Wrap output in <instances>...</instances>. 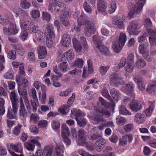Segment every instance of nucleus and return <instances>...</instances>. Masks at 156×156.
Here are the masks:
<instances>
[{"instance_id": "obj_7", "label": "nucleus", "mask_w": 156, "mask_h": 156, "mask_svg": "<svg viewBox=\"0 0 156 156\" xmlns=\"http://www.w3.org/2000/svg\"><path fill=\"white\" fill-rule=\"evenodd\" d=\"M147 33L149 36V39L150 45L151 46L156 45V29L153 30L149 28Z\"/></svg>"}, {"instance_id": "obj_64", "label": "nucleus", "mask_w": 156, "mask_h": 156, "mask_svg": "<svg viewBox=\"0 0 156 156\" xmlns=\"http://www.w3.org/2000/svg\"><path fill=\"white\" fill-rule=\"evenodd\" d=\"M78 153L82 156H98L96 155H91L89 154L88 153L81 149H80L78 150Z\"/></svg>"}, {"instance_id": "obj_16", "label": "nucleus", "mask_w": 156, "mask_h": 156, "mask_svg": "<svg viewBox=\"0 0 156 156\" xmlns=\"http://www.w3.org/2000/svg\"><path fill=\"white\" fill-rule=\"evenodd\" d=\"M74 57V54L73 50L70 49L66 53L63 54L61 58V61H70Z\"/></svg>"}, {"instance_id": "obj_18", "label": "nucleus", "mask_w": 156, "mask_h": 156, "mask_svg": "<svg viewBox=\"0 0 156 156\" xmlns=\"http://www.w3.org/2000/svg\"><path fill=\"white\" fill-rule=\"evenodd\" d=\"M17 110V108H16V109H14V108H12V109L10 107L8 109L7 117L9 119L16 118Z\"/></svg>"}, {"instance_id": "obj_29", "label": "nucleus", "mask_w": 156, "mask_h": 156, "mask_svg": "<svg viewBox=\"0 0 156 156\" xmlns=\"http://www.w3.org/2000/svg\"><path fill=\"white\" fill-rule=\"evenodd\" d=\"M55 35H46V44L48 48H51L53 45V41L54 39Z\"/></svg>"}, {"instance_id": "obj_13", "label": "nucleus", "mask_w": 156, "mask_h": 156, "mask_svg": "<svg viewBox=\"0 0 156 156\" xmlns=\"http://www.w3.org/2000/svg\"><path fill=\"white\" fill-rule=\"evenodd\" d=\"M138 23L136 21H132L130 24L127 27V30L131 31L135 35L138 34L139 32L137 30L139 29L138 26Z\"/></svg>"}, {"instance_id": "obj_4", "label": "nucleus", "mask_w": 156, "mask_h": 156, "mask_svg": "<svg viewBox=\"0 0 156 156\" xmlns=\"http://www.w3.org/2000/svg\"><path fill=\"white\" fill-rule=\"evenodd\" d=\"M3 96L5 98L7 96V93L4 88L0 87V115H3L5 112V110L4 106L5 101L4 98L2 97Z\"/></svg>"}, {"instance_id": "obj_46", "label": "nucleus", "mask_w": 156, "mask_h": 156, "mask_svg": "<svg viewBox=\"0 0 156 156\" xmlns=\"http://www.w3.org/2000/svg\"><path fill=\"white\" fill-rule=\"evenodd\" d=\"M22 125H19L15 126L12 131L13 134L16 136H18L20 133Z\"/></svg>"}, {"instance_id": "obj_24", "label": "nucleus", "mask_w": 156, "mask_h": 156, "mask_svg": "<svg viewBox=\"0 0 156 156\" xmlns=\"http://www.w3.org/2000/svg\"><path fill=\"white\" fill-rule=\"evenodd\" d=\"M72 105L71 104H67L66 105H63L59 108L58 111L63 115H66L70 110V107Z\"/></svg>"}, {"instance_id": "obj_34", "label": "nucleus", "mask_w": 156, "mask_h": 156, "mask_svg": "<svg viewBox=\"0 0 156 156\" xmlns=\"http://www.w3.org/2000/svg\"><path fill=\"white\" fill-rule=\"evenodd\" d=\"M9 31L10 33L15 34L17 33L18 30L16 29L15 25L10 23L9 25Z\"/></svg>"}, {"instance_id": "obj_22", "label": "nucleus", "mask_w": 156, "mask_h": 156, "mask_svg": "<svg viewBox=\"0 0 156 156\" xmlns=\"http://www.w3.org/2000/svg\"><path fill=\"white\" fill-rule=\"evenodd\" d=\"M20 108L19 111V115L23 118H26L27 115V112L26 111L22 98H20Z\"/></svg>"}, {"instance_id": "obj_39", "label": "nucleus", "mask_w": 156, "mask_h": 156, "mask_svg": "<svg viewBox=\"0 0 156 156\" xmlns=\"http://www.w3.org/2000/svg\"><path fill=\"white\" fill-rule=\"evenodd\" d=\"M21 7L23 9H29L31 6L30 2L27 0H21L20 3Z\"/></svg>"}, {"instance_id": "obj_8", "label": "nucleus", "mask_w": 156, "mask_h": 156, "mask_svg": "<svg viewBox=\"0 0 156 156\" xmlns=\"http://www.w3.org/2000/svg\"><path fill=\"white\" fill-rule=\"evenodd\" d=\"M31 93L33 100H30V103L33 108V112H35L37 110V107L39 105V102L36 96V90L34 88L31 89Z\"/></svg>"}, {"instance_id": "obj_53", "label": "nucleus", "mask_w": 156, "mask_h": 156, "mask_svg": "<svg viewBox=\"0 0 156 156\" xmlns=\"http://www.w3.org/2000/svg\"><path fill=\"white\" fill-rule=\"evenodd\" d=\"M25 147L28 151H31L34 150V146L30 142H26L24 144Z\"/></svg>"}, {"instance_id": "obj_28", "label": "nucleus", "mask_w": 156, "mask_h": 156, "mask_svg": "<svg viewBox=\"0 0 156 156\" xmlns=\"http://www.w3.org/2000/svg\"><path fill=\"white\" fill-rule=\"evenodd\" d=\"M66 5L63 3L60 2L58 3L55 6V10L56 12H62V15L64 12L67 11L65 10Z\"/></svg>"}, {"instance_id": "obj_59", "label": "nucleus", "mask_w": 156, "mask_h": 156, "mask_svg": "<svg viewBox=\"0 0 156 156\" xmlns=\"http://www.w3.org/2000/svg\"><path fill=\"white\" fill-rule=\"evenodd\" d=\"M133 128V125L132 124H129L123 126V129L126 132H130Z\"/></svg>"}, {"instance_id": "obj_47", "label": "nucleus", "mask_w": 156, "mask_h": 156, "mask_svg": "<svg viewBox=\"0 0 156 156\" xmlns=\"http://www.w3.org/2000/svg\"><path fill=\"white\" fill-rule=\"evenodd\" d=\"M102 95L106 98L108 100L110 101H113V99L109 95L108 90L106 89H104L102 91Z\"/></svg>"}, {"instance_id": "obj_9", "label": "nucleus", "mask_w": 156, "mask_h": 156, "mask_svg": "<svg viewBox=\"0 0 156 156\" xmlns=\"http://www.w3.org/2000/svg\"><path fill=\"white\" fill-rule=\"evenodd\" d=\"M10 98L12 108H14V109H16V108H18L19 101L14 91H12L11 92Z\"/></svg>"}, {"instance_id": "obj_63", "label": "nucleus", "mask_w": 156, "mask_h": 156, "mask_svg": "<svg viewBox=\"0 0 156 156\" xmlns=\"http://www.w3.org/2000/svg\"><path fill=\"white\" fill-rule=\"evenodd\" d=\"M32 17L34 19H36L40 16V13L37 10H33L31 13Z\"/></svg>"}, {"instance_id": "obj_21", "label": "nucleus", "mask_w": 156, "mask_h": 156, "mask_svg": "<svg viewBox=\"0 0 156 156\" xmlns=\"http://www.w3.org/2000/svg\"><path fill=\"white\" fill-rule=\"evenodd\" d=\"M134 81L137 83L139 88L141 90H145V86L143 82L142 78L136 76L133 78Z\"/></svg>"}, {"instance_id": "obj_26", "label": "nucleus", "mask_w": 156, "mask_h": 156, "mask_svg": "<svg viewBox=\"0 0 156 156\" xmlns=\"http://www.w3.org/2000/svg\"><path fill=\"white\" fill-rule=\"evenodd\" d=\"M71 116L73 118H75L77 120V118H81L83 117L82 116V112L80 110H77L75 108L71 110Z\"/></svg>"}, {"instance_id": "obj_55", "label": "nucleus", "mask_w": 156, "mask_h": 156, "mask_svg": "<svg viewBox=\"0 0 156 156\" xmlns=\"http://www.w3.org/2000/svg\"><path fill=\"white\" fill-rule=\"evenodd\" d=\"M18 91L19 94L20 95L22 96V97L23 98H26L27 97V90L25 89H21L18 88Z\"/></svg>"}, {"instance_id": "obj_43", "label": "nucleus", "mask_w": 156, "mask_h": 156, "mask_svg": "<svg viewBox=\"0 0 156 156\" xmlns=\"http://www.w3.org/2000/svg\"><path fill=\"white\" fill-rule=\"evenodd\" d=\"M90 119L98 122L104 121L103 119L101 117L100 115L99 114H94L93 116L90 117Z\"/></svg>"}, {"instance_id": "obj_61", "label": "nucleus", "mask_w": 156, "mask_h": 156, "mask_svg": "<svg viewBox=\"0 0 156 156\" xmlns=\"http://www.w3.org/2000/svg\"><path fill=\"white\" fill-rule=\"evenodd\" d=\"M49 3V5L48 8V10L52 11V7L56 4V0H48Z\"/></svg>"}, {"instance_id": "obj_30", "label": "nucleus", "mask_w": 156, "mask_h": 156, "mask_svg": "<svg viewBox=\"0 0 156 156\" xmlns=\"http://www.w3.org/2000/svg\"><path fill=\"white\" fill-rule=\"evenodd\" d=\"M73 47L76 51H80L82 47L79 41L76 38H74L73 39Z\"/></svg>"}, {"instance_id": "obj_25", "label": "nucleus", "mask_w": 156, "mask_h": 156, "mask_svg": "<svg viewBox=\"0 0 156 156\" xmlns=\"http://www.w3.org/2000/svg\"><path fill=\"white\" fill-rule=\"evenodd\" d=\"M124 45L120 43L118 40L113 41L112 47L114 51L116 53L119 52Z\"/></svg>"}, {"instance_id": "obj_14", "label": "nucleus", "mask_w": 156, "mask_h": 156, "mask_svg": "<svg viewBox=\"0 0 156 156\" xmlns=\"http://www.w3.org/2000/svg\"><path fill=\"white\" fill-rule=\"evenodd\" d=\"M56 147L55 149V156H63L64 146L61 143L56 144Z\"/></svg>"}, {"instance_id": "obj_38", "label": "nucleus", "mask_w": 156, "mask_h": 156, "mask_svg": "<svg viewBox=\"0 0 156 156\" xmlns=\"http://www.w3.org/2000/svg\"><path fill=\"white\" fill-rule=\"evenodd\" d=\"M62 136H64L65 135L69 136V131L67 126L66 124H63L62 126Z\"/></svg>"}, {"instance_id": "obj_19", "label": "nucleus", "mask_w": 156, "mask_h": 156, "mask_svg": "<svg viewBox=\"0 0 156 156\" xmlns=\"http://www.w3.org/2000/svg\"><path fill=\"white\" fill-rule=\"evenodd\" d=\"M134 85L132 83L130 82L129 84H126L125 86V91L127 92L129 96L132 97L133 99L134 97V94L133 92V88Z\"/></svg>"}, {"instance_id": "obj_17", "label": "nucleus", "mask_w": 156, "mask_h": 156, "mask_svg": "<svg viewBox=\"0 0 156 156\" xmlns=\"http://www.w3.org/2000/svg\"><path fill=\"white\" fill-rule=\"evenodd\" d=\"M112 23L113 24L117 26V27L120 29L123 28L124 27L123 22L119 16H115L112 19Z\"/></svg>"}, {"instance_id": "obj_27", "label": "nucleus", "mask_w": 156, "mask_h": 156, "mask_svg": "<svg viewBox=\"0 0 156 156\" xmlns=\"http://www.w3.org/2000/svg\"><path fill=\"white\" fill-rule=\"evenodd\" d=\"M146 65V62L143 58H138L135 63V66L137 69H140L143 68Z\"/></svg>"}, {"instance_id": "obj_3", "label": "nucleus", "mask_w": 156, "mask_h": 156, "mask_svg": "<svg viewBox=\"0 0 156 156\" xmlns=\"http://www.w3.org/2000/svg\"><path fill=\"white\" fill-rule=\"evenodd\" d=\"M136 0V3L134 5V8L128 13V16L131 18L133 17L140 12L143 8L144 4L145 3V0Z\"/></svg>"}, {"instance_id": "obj_32", "label": "nucleus", "mask_w": 156, "mask_h": 156, "mask_svg": "<svg viewBox=\"0 0 156 156\" xmlns=\"http://www.w3.org/2000/svg\"><path fill=\"white\" fill-rule=\"evenodd\" d=\"M134 120L137 123H142L144 121L143 115L140 113H137L135 116Z\"/></svg>"}, {"instance_id": "obj_41", "label": "nucleus", "mask_w": 156, "mask_h": 156, "mask_svg": "<svg viewBox=\"0 0 156 156\" xmlns=\"http://www.w3.org/2000/svg\"><path fill=\"white\" fill-rule=\"evenodd\" d=\"M46 153V156H55L53 154V149L48 146H45L44 147Z\"/></svg>"}, {"instance_id": "obj_62", "label": "nucleus", "mask_w": 156, "mask_h": 156, "mask_svg": "<svg viewBox=\"0 0 156 156\" xmlns=\"http://www.w3.org/2000/svg\"><path fill=\"white\" fill-rule=\"evenodd\" d=\"M43 19L46 20L48 22H49L51 19L50 15L47 12H42Z\"/></svg>"}, {"instance_id": "obj_1", "label": "nucleus", "mask_w": 156, "mask_h": 156, "mask_svg": "<svg viewBox=\"0 0 156 156\" xmlns=\"http://www.w3.org/2000/svg\"><path fill=\"white\" fill-rule=\"evenodd\" d=\"M81 20L83 21L81 23V25L85 26L84 33L87 36L89 37L94 34L96 31V28L94 23L87 19V16L84 14L80 15Z\"/></svg>"}, {"instance_id": "obj_23", "label": "nucleus", "mask_w": 156, "mask_h": 156, "mask_svg": "<svg viewBox=\"0 0 156 156\" xmlns=\"http://www.w3.org/2000/svg\"><path fill=\"white\" fill-rule=\"evenodd\" d=\"M39 59H43L45 58L47 52L45 48L42 46H39L37 48Z\"/></svg>"}, {"instance_id": "obj_15", "label": "nucleus", "mask_w": 156, "mask_h": 156, "mask_svg": "<svg viewBox=\"0 0 156 156\" xmlns=\"http://www.w3.org/2000/svg\"><path fill=\"white\" fill-rule=\"evenodd\" d=\"M69 17V15L68 11L64 12L63 15L60 17V20L63 24L65 26L69 25V23L68 18Z\"/></svg>"}, {"instance_id": "obj_6", "label": "nucleus", "mask_w": 156, "mask_h": 156, "mask_svg": "<svg viewBox=\"0 0 156 156\" xmlns=\"http://www.w3.org/2000/svg\"><path fill=\"white\" fill-rule=\"evenodd\" d=\"M110 80L111 84L115 86L121 85L123 82L122 79L120 77L117 73H112L110 76Z\"/></svg>"}, {"instance_id": "obj_40", "label": "nucleus", "mask_w": 156, "mask_h": 156, "mask_svg": "<svg viewBox=\"0 0 156 156\" xmlns=\"http://www.w3.org/2000/svg\"><path fill=\"white\" fill-rule=\"evenodd\" d=\"M46 29L48 32L47 35H51L52 34L55 35L53 31V28L51 24L50 23L47 24L46 26Z\"/></svg>"}, {"instance_id": "obj_60", "label": "nucleus", "mask_w": 156, "mask_h": 156, "mask_svg": "<svg viewBox=\"0 0 156 156\" xmlns=\"http://www.w3.org/2000/svg\"><path fill=\"white\" fill-rule=\"evenodd\" d=\"M83 8L88 13H90L91 12L92 10L90 5L86 2L83 4Z\"/></svg>"}, {"instance_id": "obj_57", "label": "nucleus", "mask_w": 156, "mask_h": 156, "mask_svg": "<svg viewBox=\"0 0 156 156\" xmlns=\"http://www.w3.org/2000/svg\"><path fill=\"white\" fill-rule=\"evenodd\" d=\"M51 126L53 129L57 130L60 128V123L58 121H52Z\"/></svg>"}, {"instance_id": "obj_2", "label": "nucleus", "mask_w": 156, "mask_h": 156, "mask_svg": "<svg viewBox=\"0 0 156 156\" xmlns=\"http://www.w3.org/2000/svg\"><path fill=\"white\" fill-rule=\"evenodd\" d=\"M93 40L95 43L96 48L103 55H107L110 54L108 49L103 44L99 37L94 35L93 36Z\"/></svg>"}, {"instance_id": "obj_11", "label": "nucleus", "mask_w": 156, "mask_h": 156, "mask_svg": "<svg viewBox=\"0 0 156 156\" xmlns=\"http://www.w3.org/2000/svg\"><path fill=\"white\" fill-rule=\"evenodd\" d=\"M129 108L133 111L136 112L140 110L142 108V106L140 105L139 102L137 100H133L130 102Z\"/></svg>"}, {"instance_id": "obj_51", "label": "nucleus", "mask_w": 156, "mask_h": 156, "mask_svg": "<svg viewBox=\"0 0 156 156\" xmlns=\"http://www.w3.org/2000/svg\"><path fill=\"white\" fill-rule=\"evenodd\" d=\"M16 52L13 50H10L8 53V57L10 59L14 60L16 57Z\"/></svg>"}, {"instance_id": "obj_42", "label": "nucleus", "mask_w": 156, "mask_h": 156, "mask_svg": "<svg viewBox=\"0 0 156 156\" xmlns=\"http://www.w3.org/2000/svg\"><path fill=\"white\" fill-rule=\"evenodd\" d=\"M35 36L37 40L42 41L44 39V35L41 31L39 30L35 33Z\"/></svg>"}, {"instance_id": "obj_52", "label": "nucleus", "mask_w": 156, "mask_h": 156, "mask_svg": "<svg viewBox=\"0 0 156 156\" xmlns=\"http://www.w3.org/2000/svg\"><path fill=\"white\" fill-rule=\"evenodd\" d=\"M84 62L82 59L78 58L75 62L74 66H76L78 68L82 67Z\"/></svg>"}, {"instance_id": "obj_37", "label": "nucleus", "mask_w": 156, "mask_h": 156, "mask_svg": "<svg viewBox=\"0 0 156 156\" xmlns=\"http://www.w3.org/2000/svg\"><path fill=\"white\" fill-rule=\"evenodd\" d=\"M126 40V34L123 33L120 34L118 41L122 45H124Z\"/></svg>"}, {"instance_id": "obj_33", "label": "nucleus", "mask_w": 156, "mask_h": 156, "mask_svg": "<svg viewBox=\"0 0 156 156\" xmlns=\"http://www.w3.org/2000/svg\"><path fill=\"white\" fill-rule=\"evenodd\" d=\"M126 59L124 57L122 58L121 60L120 63L115 66V70L116 71H118L119 69L124 67L126 64Z\"/></svg>"}, {"instance_id": "obj_58", "label": "nucleus", "mask_w": 156, "mask_h": 156, "mask_svg": "<svg viewBox=\"0 0 156 156\" xmlns=\"http://www.w3.org/2000/svg\"><path fill=\"white\" fill-rule=\"evenodd\" d=\"M66 62H64L60 64L59 68L61 71L64 72L66 71L67 69V66L66 65Z\"/></svg>"}, {"instance_id": "obj_56", "label": "nucleus", "mask_w": 156, "mask_h": 156, "mask_svg": "<svg viewBox=\"0 0 156 156\" xmlns=\"http://www.w3.org/2000/svg\"><path fill=\"white\" fill-rule=\"evenodd\" d=\"M102 137V135L100 134L94 133L90 136L89 139L91 140H95Z\"/></svg>"}, {"instance_id": "obj_35", "label": "nucleus", "mask_w": 156, "mask_h": 156, "mask_svg": "<svg viewBox=\"0 0 156 156\" xmlns=\"http://www.w3.org/2000/svg\"><path fill=\"white\" fill-rule=\"evenodd\" d=\"M78 125L80 127H84L87 124V121L83 117L81 118H77L76 120Z\"/></svg>"}, {"instance_id": "obj_10", "label": "nucleus", "mask_w": 156, "mask_h": 156, "mask_svg": "<svg viewBox=\"0 0 156 156\" xmlns=\"http://www.w3.org/2000/svg\"><path fill=\"white\" fill-rule=\"evenodd\" d=\"M149 44L147 43H142L140 44L138 47L139 53L141 54L143 58H145L147 55L146 54H148L147 52V50Z\"/></svg>"}, {"instance_id": "obj_49", "label": "nucleus", "mask_w": 156, "mask_h": 156, "mask_svg": "<svg viewBox=\"0 0 156 156\" xmlns=\"http://www.w3.org/2000/svg\"><path fill=\"white\" fill-rule=\"evenodd\" d=\"M16 49L18 54L21 56H23L25 53V50L21 46H16Z\"/></svg>"}, {"instance_id": "obj_12", "label": "nucleus", "mask_w": 156, "mask_h": 156, "mask_svg": "<svg viewBox=\"0 0 156 156\" xmlns=\"http://www.w3.org/2000/svg\"><path fill=\"white\" fill-rule=\"evenodd\" d=\"M107 6L106 3L102 1H99L98 4V11L103 13L105 17L107 16V14L106 12Z\"/></svg>"}, {"instance_id": "obj_5", "label": "nucleus", "mask_w": 156, "mask_h": 156, "mask_svg": "<svg viewBox=\"0 0 156 156\" xmlns=\"http://www.w3.org/2000/svg\"><path fill=\"white\" fill-rule=\"evenodd\" d=\"M78 140L77 144L79 146H83L86 143V139L87 138V133L83 129H80L78 132Z\"/></svg>"}, {"instance_id": "obj_48", "label": "nucleus", "mask_w": 156, "mask_h": 156, "mask_svg": "<svg viewBox=\"0 0 156 156\" xmlns=\"http://www.w3.org/2000/svg\"><path fill=\"white\" fill-rule=\"evenodd\" d=\"M4 76L7 79H13V72L11 69H10L5 74Z\"/></svg>"}, {"instance_id": "obj_54", "label": "nucleus", "mask_w": 156, "mask_h": 156, "mask_svg": "<svg viewBox=\"0 0 156 156\" xmlns=\"http://www.w3.org/2000/svg\"><path fill=\"white\" fill-rule=\"evenodd\" d=\"M119 145L121 146H123L127 144V141L126 136H123L119 140Z\"/></svg>"}, {"instance_id": "obj_20", "label": "nucleus", "mask_w": 156, "mask_h": 156, "mask_svg": "<svg viewBox=\"0 0 156 156\" xmlns=\"http://www.w3.org/2000/svg\"><path fill=\"white\" fill-rule=\"evenodd\" d=\"M71 41L70 36L68 34H66L63 35L61 43L63 46L67 47L70 45Z\"/></svg>"}, {"instance_id": "obj_36", "label": "nucleus", "mask_w": 156, "mask_h": 156, "mask_svg": "<svg viewBox=\"0 0 156 156\" xmlns=\"http://www.w3.org/2000/svg\"><path fill=\"white\" fill-rule=\"evenodd\" d=\"M119 112L120 114L122 115H130L131 114V113L127 110L124 106L122 105L120 107Z\"/></svg>"}, {"instance_id": "obj_44", "label": "nucleus", "mask_w": 156, "mask_h": 156, "mask_svg": "<svg viewBox=\"0 0 156 156\" xmlns=\"http://www.w3.org/2000/svg\"><path fill=\"white\" fill-rule=\"evenodd\" d=\"M32 23V22L29 21H25L22 24L21 27L22 29H24V30H29Z\"/></svg>"}, {"instance_id": "obj_45", "label": "nucleus", "mask_w": 156, "mask_h": 156, "mask_svg": "<svg viewBox=\"0 0 156 156\" xmlns=\"http://www.w3.org/2000/svg\"><path fill=\"white\" fill-rule=\"evenodd\" d=\"M133 64L129 63V62H126L124 66L125 71L128 73L131 72L133 71Z\"/></svg>"}, {"instance_id": "obj_50", "label": "nucleus", "mask_w": 156, "mask_h": 156, "mask_svg": "<svg viewBox=\"0 0 156 156\" xmlns=\"http://www.w3.org/2000/svg\"><path fill=\"white\" fill-rule=\"evenodd\" d=\"M116 122L118 125L122 126L126 122V120L123 117H118L116 119Z\"/></svg>"}, {"instance_id": "obj_31", "label": "nucleus", "mask_w": 156, "mask_h": 156, "mask_svg": "<svg viewBox=\"0 0 156 156\" xmlns=\"http://www.w3.org/2000/svg\"><path fill=\"white\" fill-rule=\"evenodd\" d=\"M11 148L15 151L18 152H22V149L21 144L19 143L16 144H11L10 145Z\"/></svg>"}]
</instances>
